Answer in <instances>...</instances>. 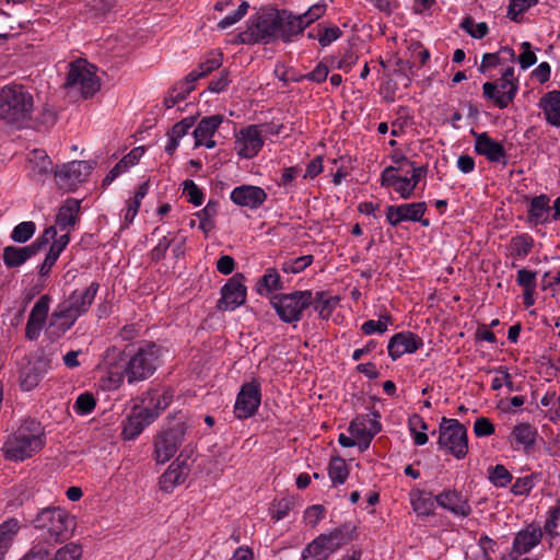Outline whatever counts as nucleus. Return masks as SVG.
<instances>
[{"mask_svg": "<svg viewBox=\"0 0 560 560\" xmlns=\"http://www.w3.org/2000/svg\"><path fill=\"white\" fill-rule=\"evenodd\" d=\"M124 353L128 357L122 371H109V380L117 385L124 376L128 383L140 382L150 377L160 364L161 348L152 341H140L126 347Z\"/></svg>", "mask_w": 560, "mask_h": 560, "instance_id": "1", "label": "nucleus"}, {"mask_svg": "<svg viewBox=\"0 0 560 560\" xmlns=\"http://www.w3.org/2000/svg\"><path fill=\"white\" fill-rule=\"evenodd\" d=\"M45 444V433L42 425L34 421H25L10 434L2 452L7 459L23 462L39 452Z\"/></svg>", "mask_w": 560, "mask_h": 560, "instance_id": "2", "label": "nucleus"}, {"mask_svg": "<svg viewBox=\"0 0 560 560\" xmlns=\"http://www.w3.org/2000/svg\"><path fill=\"white\" fill-rule=\"evenodd\" d=\"M33 105V96L22 85L0 90V119L22 126L30 120Z\"/></svg>", "mask_w": 560, "mask_h": 560, "instance_id": "3", "label": "nucleus"}, {"mask_svg": "<svg viewBox=\"0 0 560 560\" xmlns=\"http://www.w3.org/2000/svg\"><path fill=\"white\" fill-rule=\"evenodd\" d=\"M34 523L45 538L51 541L68 539L75 528L74 516L59 506L43 509Z\"/></svg>", "mask_w": 560, "mask_h": 560, "instance_id": "4", "label": "nucleus"}, {"mask_svg": "<svg viewBox=\"0 0 560 560\" xmlns=\"http://www.w3.org/2000/svg\"><path fill=\"white\" fill-rule=\"evenodd\" d=\"M351 540L349 527L342 525L316 536L306 544L301 560H329V558Z\"/></svg>", "mask_w": 560, "mask_h": 560, "instance_id": "5", "label": "nucleus"}, {"mask_svg": "<svg viewBox=\"0 0 560 560\" xmlns=\"http://www.w3.org/2000/svg\"><path fill=\"white\" fill-rule=\"evenodd\" d=\"M270 304L283 323L295 324L303 313L313 304L311 290H298L291 293H279L271 298Z\"/></svg>", "mask_w": 560, "mask_h": 560, "instance_id": "6", "label": "nucleus"}, {"mask_svg": "<svg viewBox=\"0 0 560 560\" xmlns=\"http://www.w3.org/2000/svg\"><path fill=\"white\" fill-rule=\"evenodd\" d=\"M501 77L495 81L485 82L482 85L483 97L491 101L500 109L506 108L515 98L520 83L514 75V67L501 68Z\"/></svg>", "mask_w": 560, "mask_h": 560, "instance_id": "7", "label": "nucleus"}, {"mask_svg": "<svg viewBox=\"0 0 560 560\" xmlns=\"http://www.w3.org/2000/svg\"><path fill=\"white\" fill-rule=\"evenodd\" d=\"M65 88L84 98L93 96L101 88L96 68L84 59L70 62Z\"/></svg>", "mask_w": 560, "mask_h": 560, "instance_id": "8", "label": "nucleus"}, {"mask_svg": "<svg viewBox=\"0 0 560 560\" xmlns=\"http://www.w3.org/2000/svg\"><path fill=\"white\" fill-rule=\"evenodd\" d=\"M438 444L456 459H463L468 453L467 429L457 419L443 417L439 425Z\"/></svg>", "mask_w": 560, "mask_h": 560, "instance_id": "9", "label": "nucleus"}, {"mask_svg": "<svg viewBox=\"0 0 560 560\" xmlns=\"http://www.w3.org/2000/svg\"><path fill=\"white\" fill-rule=\"evenodd\" d=\"M281 15L279 13H264L250 19L247 28L242 34L244 43H271L280 37Z\"/></svg>", "mask_w": 560, "mask_h": 560, "instance_id": "10", "label": "nucleus"}, {"mask_svg": "<svg viewBox=\"0 0 560 560\" xmlns=\"http://www.w3.org/2000/svg\"><path fill=\"white\" fill-rule=\"evenodd\" d=\"M325 2H317L308 8L302 14H293L283 11L281 15L280 38L283 42H290L292 36L301 34L308 25L320 19L326 12Z\"/></svg>", "mask_w": 560, "mask_h": 560, "instance_id": "11", "label": "nucleus"}, {"mask_svg": "<svg viewBox=\"0 0 560 560\" xmlns=\"http://www.w3.org/2000/svg\"><path fill=\"white\" fill-rule=\"evenodd\" d=\"M57 235V231L55 226H48L45 229L43 234L31 245L16 247V246H7L3 248V262L8 268H18L25 264L30 258L35 256L39 250H42L51 238H55Z\"/></svg>", "mask_w": 560, "mask_h": 560, "instance_id": "12", "label": "nucleus"}, {"mask_svg": "<svg viewBox=\"0 0 560 560\" xmlns=\"http://www.w3.org/2000/svg\"><path fill=\"white\" fill-rule=\"evenodd\" d=\"M93 170L90 161H71L58 166L54 171V179L62 191H73L83 183Z\"/></svg>", "mask_w": 560, "mask_h": 560, "instance_id": "13", "label": "nucleus"}, {"mask_svg": "<svg viewBox=\"0 0 560 560\" xmlns=\"http://www.w3.org/2000/svg\"><path fill=\"white\" fill-rule=\"evenodd\" d=\"M262 130L259 125H249L235 135L234 149L242 159L255 158L264 147Z\"/></svg>", "mask_w": 560, "mask_h": 560, "instance_id": "14", "label": "nucleus"}, {"mask_svg": "<svg viewBox=\"0 0 560 560\" xmlns=\"http://www.w3.org/2000/svg\"><path fill=\"white\" fill-rule=\"evenodd\" d=\"M427 212V203L424 201L401 203L398 206L386 207V221L392 226H398L405 221L420 222L423 226L429 225V220L423 219Z\"/></svg>", "mask_w": 560, "mask_h": 560, "instance_id": "15", "label": "nucleus"}, {"mask_svg": "<svg viewBox=\"0 0 560 560\" xmlns=\"http://www.w3.org/2000/svg\"><path fill=\"white\" fill-rule=\"evenodd\" d=\"M247 289L243 273H235L221 289V298L218 301V308L222 311H234L246 301Z\"/></svg>", "mask_w": 560, "mask_h": 560, "instance_id": "16", "label": "nucleus"}, {"mask_svg": "<svg viewBox=\"0 0 560 560\" xmlns=\"http://www.w3.org/2000/svg\"><path fill=\"white\" fill-rule=\"evenodd\" d=\"M260 386L256 382L244 384L237 394L234 415L237 419H248L253 417L260 405Z\"/></svg>", "mask_w": 560, "mask_h": 560, "instance_id": "17", "label": "nucleus"}, {"mask_svg": "<svg viewBox=\"0 0 560 560\" xmlns=\"http://www.w3.org/2000/svg\"><path fill=\"white\" fill-rule=\"evenodd\" d=\"M49 360L44 355L35 357L28 360L20 371L19 384L20 387L30 392L38 386L45 374L49 371Z\"/></svg>", "mask_w": 560, "mask_h": 560, "instance_id": "18", "label": "nucleus"}, {"mask_svg": "<svg viewBox=\"0 0 560 560\" xmlns=\"http://www.w3.org/2000/svg\"><path fill=\"white\" fill-rule=\"evenodd\" d=\"M183 431L171 429L158 434L154 439L153 457L158 464L167 463L182 444Z\"/></svg>", "mask_w": 560, "mask_h": 560, "instance_id": "19", "label": "nucleus"}, {"mask_svg": "<svg viewBox=\"0 0 560 560\" xmlns=\"http://www.w3.org/2000/svg\"><path fill=\"white\" fill-rule=\"evenodd\" d=\"M155 419L156 412L151 411V408L135 406L124 423L122 438L125 440H135Z\"/></svg>", "mask_w": 560, "mask_h": 560, "instance_id": "20", "label": "nucleus"}, {"mask_svg": "<svg viewBox=\"0 0 560 560\" xmlns=\"http://www.w3.org/2000/svg\"><path fill=\"white\" fill-rule=\"evenodd\" d=\"M399 172L400 168L393 165L385 167L381 173L380 183L382 187H393L401 199L407 200L415 195V183H411L408 176H401Z\"/></svg>", "mask_w": 560, "mask_h": 560, "instance_id": "21", "label": "nucleus"}, {"mask_svg": "<svg viewBox=\"0 0 560 560\" xmlns=\"http://www.w3.org/2000/svg\"><path fill=\"white\" fill-rule=\"evenodd\" d=\"M230 199L236 206L255 210L265 203L267 192L259 186L241 185L231 191Z\"/></svg>", "mask_w": 560, "mask_h": 560, "instance_id": "22", "label": "nucleus"}, {"mask_svg": "<svg viewBox=\"0 0 560 560\" xmlns=\"http://www.w3.org/2000/svg\"><path fill=\"white\" fill-rule=\"evenodd\" d=\"M542 540V529L536 523H530L517 532L512 542V551L516 555H527Z\"/></svg>", "mask_w": 560, "mask_h": 560, "instance_id": "23", "label": "nucleus"}, {"mask_svg": "<svg viewBox=\"0 0 560 560\" xmlns=\"http://www.w3.org/2000/svg\"><path fill=\"white\" fill-rule=\"evenodd\" d=\"M423 346L422 339L411 332L401 331L395 334L388 341V355L395 361L406 353H413Z\"/></svg>", "mask_w": 560, "mask_h": 560, "instance_id": "24", "label": "nucleus"}, {"mask_svg": "<svg viewBox=\"0 0 560 560\" xmlns=\"http://www.w3.org/2000/svg\"><path fill=\"white\" fill-rule=\"evenodd\" d=\"M50 301V296L45 294L42 295L33 306L25 327V336L27 339L37 340L40 336L49 312Z\"/></svg>", "mask_w": 560, "mask_h": 560, "instance_id": "25", "label": "nucleus"}, {"mask_svg": "<svg viewBox=\"0 0 560 560\" xmlns=\"http://www.w3.org/2000/svg\"><path fill=\"white\" fill-rule=\"evenodd\" d=\"M50 301V296L45 294L42 295L33 306L25 327V336L27 339L37 340L40 336L49 312Z\"/></svg>", "mask_w": 560, "mask_h": 560, "instance_id": "26", "label": "nucleus"}, {"mask_svg": "<svg viewBox=\"0 0 560 560\" xmlns=\"http://www.w3.org/2000/svg\"><path fill=\"white\" fill-rule=\"evenodd\" d=\"M100 290V283L93 281L84 289H75L63 302L78 317H81L90 310Z\"/></svg>", "mask_w": 560, "mask_h": 560, "instance_id": "27", "label": "nucleus"}, {"mask_svg": "<svg viewBox=\"0 0 560 560\" xmlns=\"http://www.w3.org/2000/svg\"><path fill=\"white\" fill-rule=\"evenodd\" d=\"M475 137V151L486 156L489 162L505 164L506 153L503 145L489 137L487 132H476L471 130Z\"/></svg>", "mask_w": 560, "mask_h": 560, "instance_id": "28", "label": "nucleus"}, {"mask_svg": "<svg viewBox=\"0 0 560 560\" xmlns=\"http://www.w3.org/2000/svg\"><path fill=\"white\" fill-rule=\"evenodd\" d=\"M436 504L453 515L459 517H467L471 513V506L468 500L458 491L453 489L443 490L435 495Z\"/></svg>", "mask_w": 560, "mask_h": 560, "instance_id": "29", "label": "nucleus"}, {"mask_svg": "<svg viewBox=\"0 0 560 560\" xmlns=\"http://www.w3.org/2000/svg\"><path fill=\"white\" fill-rule=\"evenodd\" d=\"M78 318L65 303H61L52 312L46 334L52 338H59L74 325Z\"/></svg>", "mask_w": 560, "mask_h": 560, "instance_id": "30", "label": "nucleus"}, {"mask_svg": "<svg viewBox=\"0 0 560 560\" xmlns=\"http://www.w3.org/2000/svg\"><path fill=\"white\" fill-rule=\"evenodd\" d=\"M222 122V115L203 117L194 130L195 145H205L207 149H213L217 145V142L212 139V137Z\"/></svg>", "mask_w": 560, "mask_h": 560, "instance_id": "31", "label": "nucleus"}, {"mask_svg": "<svg viewBox=\"0 0 560 560\" xmlns=\"http://www.w3.org/2000/svg\"><path fill=\"white\" fill-rule=\"evenodd\" d=\"M81 209V201L74 198H68L65 203L59 208L56 215V231L68 233L70 237V231L74 228L79 220V213Z\"/></svg>", "mask_w": 560, "mask_h": 560, "instance_id": "32", "label": "nucleus"}, {"mask_svg": "<svg viewBox=\"0 0 560 560\" xmlns=\"http://www.w3.org/2000/svg\"><path fill=\"white\" fill-rule=\"evenodd\" d=\"M190 467L188 463L179 457L174 460L167 470L160 477V487L164 492H172L173 489L182 485L188 477Z\"/></svg>", "mask_w": 560, "mask_h": 560, "instance_id": "33", "label": "nucleus"}, {"mask_svg": "<svg viewBox=\"0 0 560 560\" xmlns=\"http://www.w3.org/2000/svg\"><path fill=\"white\" fill-rule=\"evenodd\" d=\"M28 173L33 180L44 183L45 179L52 173L54 164L50 158L39 150H34L28 158Z\"/></svg>", "mask_w": 560, "mask_h": 560, "instance_id": "34", "label": "nucleus"}, {"mask_svg": "<svg viewBox=\"0 0 560 560\" xmlns=\"http://www.w3.org/2000/svg\"><path fill=\"white\" fill-rule=\"evenodd\" d=\"M31 553L34 560H79L82 556V548L78 544L70 542L59 548L54 556H49L48 551L42 547L32 548Z\"/></svg>", "mask_w": 560, "mask_h": 560, "instance_id": "35", "label": "nucleus"}, {"mask_svg": "<svg viewBox=\"0 0 560 560\" xmlns=\"http://www.w3.org/2000/svg\"><path fill=\"white\" fill-rule=\"evenodd\" d=\"M547 122L553 127H560V91L553 90L546 93L539 101Z\"/></svg>", "mask_w": 560, "mask_h": 560, "instance_id": "36", "label": "nucleus"}, {"mask_svg": "<svg viewBox=\"0 0 560 560\" xmlns=\"http://www.w3.org/2000/svg\"><path fill=\"white\" fill-rule=\"evenodd\" d=\"M550 198L547 195H539L530 199L527 211L528 221L534 225L545 224L549 221L551 207Z\"/></svg>", "mask_w": 560, "mask_h": 560, "instance_id": "37", "label": "nucleus"}, {"mask_svg": "<svg viewBox=\"0 0 560 560\" xmlns=\"http://www.w3.org/2000/svg\"><path fill=\"white\" fill-rule=\"evenodd\" d=\"M50 241L52 242L50 244L49 250L46 254L44 261L39 266V275L42 277H46L49 275L52 266L56 264L60 254L69 244V236L68 233H63L60 234L59 236L56 235L55 238H51Z\"/></svg>", "mask_w": 560, "mask_h": 560, "instance_id": "38", "label": "nucleus"}, {"mask_svg": "<svg viewBox=\"0 0 560 560\" xmlns=\"http://www.w3.org/2000/svg\"><path fill=\"white\" fill-rule=\"evenodd\" d=\"M536 272L528 269H520L516 276V283L523 288V303L526 307L535 304Z\"/></svg>", "mask_w": 560, "mask_h": 560, "instance_id": "39", "label": "nucleus"}, {"mask_svg": "<svg viewBox=\"0 0 560 560\" xmlns=\"http://www.w3.org/2000/svg\"><path fill=\"white\" fill-rule=\"evenodd\" d=\"M536 438L537 430L529 423H518L511 432V440L516 445V448L522 447L526 451L534 446Z\"/></svg>", "mask_w": 560, "mask_h": 560, "instance_id": "40", "label": "nucleus"}, {"mask_svg": "<svg viewBox=\"0 0 560 560\" xmlns=\"http://www.w3.org/2000/svg\"><path fill=\"white\" fill-rule=\"evenodd\" d=\"M410 503L418 515L429 516L434 513L436 500L431 493L422 490H415L410 493Z\"/></svg>", "mask_w": 560, "mask_h": 560, "instance_id": "41", "label": "nucleus"}, {"mask_svg": "<svg viewBox=\"0 0 560 560\" xmlns=\"http://www.w3.org/2000/svg\"><path fill=\"white\" fill-rule=\"evenodd\" d=\"M222 54L218 51H211L207 55L206 59L199 63L196 70L188 73L187 78L190 82L195 83L199 79L208 75L210 72L219 69L222 65Z\"/></svg>", "mask_w": 560, "mask_h": 560, "instance_id": "42", "label": "nucleus"}, {"mask_svg": "<svg viewBox=\"0 0 560 560\" xmlns=\"http://www.w3.org/2000/svg\"><path fill=\"white\" fill-rule=\"evenodd\" d=\"M20 529L16 520L11 518L0 524V560H4Z\"/></svg>", "mask_w": 560, "mask_h": 560, "instance_id": "43", "label": "nucleus"}, {"mask_svg": "<svg viewBox=\"0 0 560 560\" xmlns=\"http://www.w3.org/2000/svg\"><path fill=\"white\" fill-rule=\"evenodd\" d=\"M172 400V395L168 392L160 393L158 390H153L148 393L147 397L143 399V405L141 408H151V411L156 412V418L160 413L170 405Z\"/></svg>", "mask_w": 560, "mask_h": 560, "instance_id": "44", "label": "nucleus"}, {"mask_svg": "<svg viewBox=\"0 0 560 560\" xmlns=\"http://www.w3.org/2000/svg\"><path fill=\"white\" fill-rule=\"evenodd\" d=\"M534 240L528 234L512 237L510 243L511 256L515 259H524L533 249Z\"/></svg>", "mask_w": 560, "mask_h": 560, "instance_id": "45", "label": "nucleus"}, {"mask_svg": "<svg viewBox=\"0 0 560 560\" xmlns=\"http://www.w3.org/2000/svg\"><path fill=\"white\" fill-rule=\"evenodd\" d=\"M195 89V83L190 82L186 77L185 81L176 84L168 95L164 98V104L167 108L174 107L179 102L186 100L188 94Z\"/></svg>", "mask_w": 560, "mask_h": 560, "instance_id": "46", "label": "nucleus"}, {"mask_svg": "<svg viewBox=\"0 0 560 560\" xmlns=\"http://www.w3.org/2000/svg\"><path fill=\"white\" fill-rule=\"evenodd\" d=\"M328 475L334 485L345 483L349 476L346 460L341 457L331 458L328 466Z\"/></svg>", "mask_w": 560, "mask_h": 560, "instance_id": "47", "label": "nucleus"}, {"mask_svg": "<svg viewBox=\"0 0 560 560\" xmlns=\"http://www.w3.org/2000/svg\"><path fill=\"white\" fill-rule=\"evenodd\" d=\"M218 213V202L210 200L207 206L199 210L196 213V217L199 219V229L202 230L205 233H208L213 229V218Z\"/></svg>", "mask_w": 560, "mask_h": 560, "instance_id": "48", "label": "nucleus"}, {"mask_svg": "<svg viewBox=\"0 0 560 560\" xmlns=\"http://www.w3.org/2000/svg\"><path fill=\"white\" fill-rule=\"evenodd\" d=\"M392 324V317L388 314L381 315L377 320L370 319L361 325V331L365 336L373 334H384Z\"/></svg>", "mask_w": 560, "mask_h": 560, "instance_id": "49", "label": "nucleus"}, {"mask_svg": "<svg viewBox=\"0 0 560 560\" xmlns=\"http://www.w3.org/2000/svg\"><path fill=\"white\" fill-rule=\"evenodd\" d=\"M560 522V506H551L547 513V520L544 524L542 535L546 534L550 539L559 536L558 527Z\"/></svg>", "mask_w": 560, "mask_h": 560, "instance_id": "50", "label": "nucleus"}, {"mask_svg": "<svg viewBox=\"0 0 560 560\" xmlns=\"http://www.w3.org/2000/svg\"><path fill=\"white\" fill-rule=\"evenodd\" d=\"M313 304L319 316L327 319L335 306V300L326 295L324 291H318L313 295Z\"/></svg>", "mask_w": 560, "mask_h": 560, "instance_id": "51", "label": "nucleus"}, {"mask_svg": "<svg viewBox=\"0 0 560 560\" xmlns=\"http://www.w3.org/2000/svg\"><path fill=\"white\" fill-rule=\"evenodd\" d=\"M36 225L33 221H24L14 226L11 232V240L16 243H26L33 237Z\"/></svg>", "mask_w": 560, "mask_h": 560, "instance_id": "52", "label": "nucleus"}, {"mask_svg": "<svg viewBox=\"0 0 560 560\" xmlns=\"http://www.w3.org/2000/svg\"><path fill=\"white\" fill-rule=\"evenodd\" d=\"M489 480L499 488L506 487L513 479L511 472L503 465H495L488 469Z\"/></svg>", "mask_w": 560, "mask_h": 560, "instance_id": "53", "label": "nucleus"}, {"mask_svg": "<svg viewBox=\"0 0 560 560\" xmlns=\"http://www.w3.org/2000/svg\"><path fill=\"white\" fill-rule=\"evenodd\" d=\"M312 262V255L300 256L285 260L281 266V270L285 273H300L305 270Z\"/></svg>", "mask_w": 560, "mask_h": 560, "instance_id": "54", "label": "nucleus"}, {"mask_svg": "<svg viewBox=\"0 0 560 560\" xmlns=\"http://www.w3.org/2000/svg\"><path fill=\"white\" fill-rule=\"evenodd\" d=\"M460 27L467 32L471 37L481 39L488 34V25L485 22L475 23V21L471 18H465L462 23Z\"/></svg>", "mask_w": 560, "mask_h": 560, "instance_id": "55", "label": "nucleus"}, {"mask_svg": "<svg viewBox=\"0 0 560 560\" xmlns=\"http://www.w3.org/2000/svg\"><path fill=\"white\" fill-rule=\"evenodd\" d=\"M249 8V4L247 1H242L241 4L237 7V9L232 13L228 14L225 18H223L219 23L218 27L220 30H226L234 24H236L238 21H241L247 13Z\"/></svg>", "mask_w": 560, "mask_h": 560, "instance_id": "56", "label": "nucleus"}, {"mask_svg": "<svg viewBox=\"0 0 560 560\" xmlns=\"http://www.w3.org/2000/svg\"><path fill=\"white\" fill-rule=\"evenodd\" d=\"M258 284L264 287L268 293L280 290L282 288L280 275L273 268L266 270Z\"/></svg>", "mask_w": 560, "mask_h": 560, "instance_id": "57", "label": "nucleus"}, {"mask_svg": "<svg viewBox=\"0 0 560 560\" xmlns=\"http://www.w3.org/2000/svg\"><path fill=\"white\" fill-rule=\"evenodd\" d=\"M536 475H527L517 478L512 486V493L515 495H527L536 485Z\"/></svg>", "mask_w": 560, "mask_h": 560, "instance_id": "58", "label": "nucleus"}, {"mask_svg": "<svg viewBox=\"0 0 560 560\" xmlns=\"http://www.w3.org/2000/svg\"><path fill=\"white\" fill-rule=\"evenodd\" d=\"M96 406V400L94 396L90 393H84L79 395L74 402V410L80 416H86L91 413Z\"/></svg>", "mask_w": 560, "mask_h": 560, "instance_id": "59", "label": "nucleus"}, {"mask_svg": "<svg viewBox=\"0 0 560 560\" xmlns=\"http://www.w3.org/2000/svg\"><path fill=\"white\" fill-rule=\"evenodd\" d=\"M183 191L188 202L197 207L202 205L205 196L194 180L186 179Z\"/></svg>", "mask_w": 560, "mask_h": 560, "instance_id": "60", "label": "nucleus"}, {"mask_svg": "<svg viewBox=\"0 0 560 560\" xmlns=\"http://www.w3.org/2000/svg\"><path fill=\"white\" fill-rule=\"evenodd\" d=\"M292 508L293 501L291 499L283 498L276 501L270 509L272 520L276 522L283 520Z\"/></svg>", "mask_w": 560, "mask_h": 560, "instance_id": "61", "label": "nucleus"}, {"mask_svg": "<svg viewBox=\"0 0 560 560\" xmlns=\"http://www.w3.org/2000/svg\"><path fill=\"white\" fill-rule=\"evenodd\" d=\"M342 35L338 26H329L318 31L317 39L322 47H327Z\"/></svg>", "mask_w": 560, "mask_h": 560, "instance_id": "62", "label": "nucleus"}, {"mask_svg": "<svg viewBox=\"0 0 560 560\" xmlns=\"http://www.w3.org/2000/svg\"><path fill=\"white\" fill-rule=\"evenodd\" d=\"M349 432L357 440H365V447L370 446L372 439H368V425L363 420H361L360 417L351 421L349 425Z\"/></svg>", "mask_w": 560, "mask_h": 560, "instance_id": "63", "label": "nucleus"}, {"mask_svg": "<svg viewBox=\"0 0 560 560\" xmlns=\"http://www.w3.org/2000/svg\"><path fill=\"white\" fill-rule=\"evenodd\" d=\"M325 517V509L323 505L316 504L307 508L304 512L305 523L314 528Z\"/></svg>", "mask_w": 560, "mask_h": 560, "instance_id": "64", "label": "nucleus"}]
</instances>
